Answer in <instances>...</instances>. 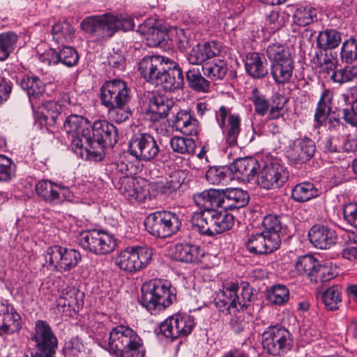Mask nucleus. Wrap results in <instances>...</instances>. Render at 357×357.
Wrapping results in <instances>:
<instances>
[{
    "label": "nucleus",
    "instance_id": "57",
    "mask_svg": "<svg viewBox=\"0 0 357 357\" xmlns=\"http://www.w3.org/2000/svg\"><path fill=\"white\" fill-rule=\"evenodd\" d=\"M59 62L67 66H75L79 60L77 50L73 46H63L59 52Z\"/></svg>",
    "mask_w": 357,
    "mask_h": 357
},
{
    "label": "nucleus",
    "instance_id": "16",
    "mask_svg": "<svg viewBox=\"0 0 357 357\" xmlns=\"http://www.w3.org/2000/svg\"><path fill=\"white\" fill-rule=\"evenodd\" d=\"M81 258L77 250L59 245L48 248L45 255V261L50 268L61 273L69 271L76 266Z\"/></svg>",
    "mask_w": 357,
    "mask_h": 357
},
{
    "label": "nucleus",
    "instance_id": "13",
    "mask_svg": "<svg viewBox=\"0 0 357 357\" xmlns=\"http://www.w3.org/2000/svg\"><path fill=\"white\" fill-rule=\"evenodd\" d=\"M263 348L268 354L280 356L292 348L294 340L291 333L280 325L268 326L262 333Z\"/></svg>",
    "mask_w": 357,
    "mask_h": 357
},
{
    "label": "nucleus",
    "instance_id": "52",
    "mask_svg": "<svg viewBox=\"0 0 357 357\" xmlns=\"http://www.w3.org/2000/svg\"><path fill=\"white\" fill-rule=\"evenodd\" d=\"M331 79L337 83L342 84L357 79V66H347L333 72Z\"/></svg>",
    "mask_w": 357,
    "mask_h": 357
},
{
    "label": "nucleus",
    "instance_id": "3",
    "mask_svg": "<svg viewBox=\"0 0 357 357\" xmlns=\"http://www.w3.org/2000/svg\"><path fill=\"white\" fill-rule=\"evenodd\" d=\"M92 136L84 146V158L100 161L105 155L104 149L113 147L118 142L116 128L105 120L96 121L91 126Z\"/></svg>",
    "mask_w": 357,
    "mask_h": 357
},
{
    "label": "nucleus",
    "instance_id": "53",
    "mask_svg": "<svg viewBox=\"0 0 357 357\" xmlns=\"http://www.w3.org/2000/svg\"><path fill=\"white\" fill-rule=\"evenodd\" d=\"M252 93L250 100L253 103L255 113L259 116H264L271 106L268 100L266 98L265 96L259 93L256 88L252 90Z\"/></svg>",
    "mask_w": 357,
    "mask_h": 357
},
{
    "label": "nucleus",
    "instance_id": "12",
    "mask_svg": "<svg viewBox=\"0 0 357 357\" xmlns=\"http://www.w3.org/2000/svg\"><path fill=\"white\" fill-rule=\"evenodd\" d=\"M31 340L35 343L32 357H54L58 349V339L50 324L43 320L35 322Z\"/></svg>",
    "mask_w": 357,
    "mask_h": 357
},
{
    "label": "nucleus",
    "instance_id": "44",
    "mask_svg": "<svg viewBox=\"0 0 357 357\" xmlns=\"http://www.w3.org/2000/svg\"><path fill=\"white\" fill-rule=\"evenodd\" d=\"M318 191L313 183L303 182L296 185L291 190V197L297 202H305L316 197Z\"/></svg>",
    "mask_w": 357,
    "mask_h": 357
},
{
    "label": "nucleus",
    "instance_id": "50",
    "mask_svg": "<svg viewBox=\"0 0 357 357\" xmlns=\"http://www.w3.org/2000/svg\"><path fill=\"white\" fill-rule=\"evenodd\" d=\"M231 174L229 167H211L206 173L207 181L212 185L225 183L230 178Z\"/></svg>",
    "mask_w": 357,
    "mask_h": 357
},
{
    "label": "nucleus",
    "instance_id": "49",
    "mask_svg": "<svg viewBox=\"0 0 357 357\" xmlns=\"http://www.w3.org/2000/svg\"><path fill=\"white\" fill-rule=\"evenodd\" d=\"M266 298L272 304L282 305L289 299V291L284 284L272 286L266 292Z\"/></svg>",
    "mask_w": 357,
    "mask_h": 357
},
{
    "label": "nucleus",
    "instance_id": "1",
    "mask_svg": "<svg viewBox=\"0 0 357 357\" xmlns=\"http://www.w3.org/2000/svg\"><path fill=\"white\" fill-rule=\"evenodd\" d=\"M138 70L145 81L160 86L166 91L182 89L184 84L181 68L173 60L166 56H144L139 62Z\"/></svg>",
    "mask_w": 357,
    "mask_h": 357
},
{
    "label": "nucleus",
    "instance_id": "45",
    "mask_svg": "<svg viewBox=\"0 0 357 357\" xmlns=\"http://www.w3.org/2000/svg\"><path fill=\"white\" fill-rule=\"evenodd\" d=\"M186 79L189 86L197 92L206 93L210 90V82L201 74L198 68L188 70Z\"/></svg>",
    "mask_w": 357,
    "mask_h": 357
},
{
    "label": "nucleus",
    "instance_id": "31",
    "mask_svg": "<svg viewBox=\"0 0 357 357\" xmlns=\"http://www.w3.org/2000/svg\"><path fill=\"white\" fill-rule=\"evenodd\" d=\"M173 124L177 131L188 136L197 135L200 131L199 121L191 112L187 109L177 112Z\"/></svg>",
    "mask_w": 357,
    "mask_h": 357
},
{
    "label": "nucleus",
    "instance_id": "33",
    "mask_svg": "<svg viewBox=\"0 0 357 357\" xmlns=\"http://www.w3.org/2000/svg\"><path fill=\"white\" fill-rule=\"evenodd\" d=\"M172 255L177 261L195 263L201 260L204 256V252L198 245L189 243H177L174 246Z\"/></svg>",
    "mask_w": 357,
    "mask_h": 357
},
{
    "label": "nucleus",
    "instance_id": "54",
    "mask_svg": "<svg viewBox=\"0 0 357 357\" xmlns=\"http://www.w3.org/2000/svg\"><path fill=\"white\" fill-rule=\"evenodd\" d=\"M109 119L117 123L127 121L131 115L130 107L127 105L108 107Z\"/></svg>",
    "mask_w": 357,
    "mask_h": 357
},
{
    "label": "nucleus",
    "instance_id": "42",
    "mask_svg": "<svg viewBox=\"0 0 357 357\" xmlns=\"http://www.w3.org/2000/svg\"><path fill=\"white\" fill-rule=\"evenodd\" d=\"M245 68L248 73L254 78H262L268 73V69L257 52L250 53L247 56Z\"/></svg>",
    "mask_w": 357,
    "mask_h": 357
},
{
    "label": "nucleus",
    "instance_id": "6",
    "mask_svg": "<svg viewBox=\"0 0 357 357\" xmlns=\"http://www.w3.org/2000/svg\"><path fill=\"white\" fill-rule=\"evenodd\" d=\"M80 26L84 31L104 39L112 36L118 30H132L135 24L130 17H116L107 14L87 17L82 22Z\"/></svg>",
    "mask_w": 357,
    "mask_h": 357
},
{
    "label": "nucleus",
    "instance_id": "9",
    "mask_svg": "<svg viewBox=\"0 0 357 357\" xmlns=\"http://www.w3.org/2000/svg\"><path fill=\"white\" fill-rule=\"evenodd\" d=\"M77 243L84 250L98 256L112 252L117 245L116 239L113 234L97 229L80 232Z\"/></svg>",
    "mask_w": 357,
    "mask_h": 357
},
{
    "label": "nucleus",
    "instance_id": "63",
    "mask_svg": "<svg viewBox=\"0 0 357 357\" xmlns=\"http://www.w3.org/2000/svg\"><path fill=\"white\" fill-rule=\"evenodd\" d=\"M343 217L346 222L357 229V205L349 203L343 208Z\"/></svg>",
    "mask_w": 357,
    "mask_h": 357
},
{
    "label": "nucleus",
    "instance_id": "5",
    "mask_svg": "<svg viewBox=\"0 0 357 357\" xmlns=\"http://www.w3.org/2000/svg\"><path fill=\"white\" fill-rule=\"evenodd\" d=\"M253 296L252 289L248 284L239 286L237 283L225 285L215 300L216 307L225 314L236 315L247 310Z\"/></svg>",
    "mask_w": 357,
    "mask_h": 357
},
{
    "label": "nucleus",
    "instance_id": "35",
    "mask_svg": "<svg viewBox=\"0 0 357 357\" xmlns=\"http://www.w3.org/2000/svg\"><path fill=\"white\" fill-rule=\"evenodd\" d=\"M265 229L264 232L268 234H276L280 238V244L282 239L287 238L291 233L284 222V218L274 214L266 215L262 222Z\"/></svg>",
    "mask_w": 357,
    "mask_h": 357
},
{
    "label": "nucleus",
    "instance_id": "61",
    "mask_svg": "<svg viewBox=\"0 0 357 357\" xmlns=\"http://www.w3.org/2000/svg\"><path fill=\"white\" fill-rule=\"evenodd\" d=\"M284 24L283 17H280L279 12L272 11L267 16L266 20V29L269 33H274L280 29Z\"/></svg>",
    "mask_w": 357,
    "mask_h": 357
},
{
    "label": "nucleus",
    "instance_id": "18",
    "mask_svg": "<svg viewBox=\"0 0 357 357\" xmlns=\"http://www.w3.org/2000/svg\"><path fill=\"white\" fill-rule=\"evenodd\" d=\"M35 190L40 198L51 205H59L64 201H72L74 197L68 187L48 179L38 181Z\"/></svg>",
    "mask_w": 357,
    "mask_h": 357
},
{
    "label": "nucleus",
    "instance_id": "43",
    "mask_svg": "<svg viewBox=\"0 0 357 357\" xmlns=\"http://www.w3.org/2000/svg\"><path fill=\"white\" fill-rule=\"evenodd\" d=\"M321 301L328 310L334 311L339 309L342 302V288L335 284L326 289L321 293Z\"/></svg>",
    "mask_w": 357,
    "mask_h": 357
},
{
    "label": "nucleus",
    "instance_id": "41",
    "mask_svg": "<svg viewBox=\"0 0 357 357\" xmlns=\"http://www.w3.org/2000/svg\"><path fill=\"white\" fill-rule=\"evenodd\" d=\"M241 117L238 114L230 115L224 128L225 143L229 147L237 146V139L241 132Z\"/></svg>",
    "mask_w": 357,
    "mask_h": 357
},
{
    "label": "nucleus",
    "instance_id": "10",
    "mask_svg": "<svg viewBox=\"0 0 357 357\" xmlns=\"http://www.w3.org/2000/svg\"><path fill=\"white\" fill-rule=\"evenodd\" d=\"M152 251L145 247H128L119 252L114 262L121 271L136 273L146 268L152 259Z\"/></svg>",
    "mask_w": 357,
    "mask_h": 357
},
{
    "label": "nucleus",
    "instance_id": "62",
    "mask_svg": "<svg viewBox=\"0 0 357 357\" xmlns=\"http://www.w3.org/2000/svg\"><path fill=\"white\" fill-rule=\"evenodd\" d=\"M84 346L82 341L78 337H73L66 342L63 351L66 355L77 356L84 351Z\"/></svg>",
    "mask_w": 357,
    "mask_h": 357
},
{
    "label": "nucleus",
    "instance_id": "59",
    "mask_svg": "<svg viewBox=\"0 0 357 357\" xmlns=\"http://www.w3.org/2000/svg\"><path fill=\"white\" fill-rule=\"evenodd\" d=\"M335 273L333 271L331 266H328L326 263L320 264L316 268V271L312 278L310 280H314L315 282H324L335 278Z\"/></svg>",
    "mask_w": 357,
    "mask_h": 357
},
{
    "label": "nucleus",
    "instance_id": "25",
    "mask_svg": "<svg viewBox=\"0 0 357 357\" xmlns=\"http://www.w3.org/2000/svg\"><path fill=\"white\" fill-rule=\"evenodd\" d=\"M21 327V317L13 306L0 303V335L18 332Z\"/></svg>",
    "mask_w": 357,
    "mask_h": 357
},
{
    "label": "nucleus",
    "instance_id": "11",
    "mask_svg": "<svg viewBox=\"0 0 357 357\" xmlns=\"http://www.w3.org/2000/svg\"><path fill=\"white\" fill-rule=\"evenodd\" d=\"M267 55L273 60L271 74L278 84L288 82L294 68V61L289 46H268Z\"/></svg>",
    "mask_w": 357,
    "mask_h": 357
},
{
    "label": "nucleus",
    "instance_id": "17",
    "mask_svg": "<svg viewBox=\"0 0 357 357\" xmlns=\"http://www.w3.org/2000/svg\"><path fill=\"white\" fill-rule=\"evenodd\" d=\"M195 322L192 316L188 314H178L166 319L160 324V333L172 341L186 337L195 328Z\"/></svg>",
    "mask_w": 357,
    "mask_h": 357
},
{
    "label": "nucleus",
    "instance_id": "46",
    "mask_svg": "<svg viewBox=\"0 0 357 357\" xmlns=\"http://www.w3.org/2000/svg\"><path fill=\"white\" fill-rule=\"evenodd\" d=\"M218 52L219 50H212L211 46H193L188 54V60L191 64L199 65L215 56Z\"/></svg>",
    "mask_w": 357,
    "mask_h": 357
},
{
    "label": "nucleus",
    "instance_id": "22",
    "mask_svg": "<svg viewBox=\"0 0 357 357\" xmlns=\"http://www.w3.org/2000/svg\"><path fill=\"white\" fill-rule=\"evenodd\" d=\"M248 252L254 255L271 253L278 249L280 238L276 234H268L263 231L251 234L245 243Z\"/></svg>",
    "mask_w": 357,
    "mask_h": 357
},
{
    "label": "nucleus",
    "instance_id": "36",
    "mask_svg": "<svg viewBox=\"0 0 357 357\" xmlns=\"http://www.w3.org/2000/svg\"><path fill=\"white\" fill-rule=\"evenodd\" d=\"M319 146L324 152L328 153L354 151L352 142L344 135H332L325 137L321 140Z\"/></svg>",
    "mask_w": 357,
    "mask_h": 357
},
{
    "label": "nucleus",
    "instance_id": "34",
    "mask_svg": "<svg viewBox=\"0 0 357 357\" xmlns=\"http://www.w3.org/2000/svg\"><path fill=\"white\" fill-rule=\"evenodd\" d=\"M221 192L220 190L209 189L194 195L193 199L196 205L202 208L197 213H202L206 211L221 208Z\"/></svg>",
    "mask_w": 357,
    "mask_h": 357
},
{
    "label": "nucleus",
    "instance_id": "29",
    "mask_svg": "<svg viewBox=\"0 0 357 357\" xmlns=\"http://www.w3.org/2000/svg\"><path fill=\"white\" fill-rule=\"evenodd\" d=\"M220 192L221 209L225 211L242 208L249 202L248 192L240 188H227Z\"/></svg>",
    "mask_w": 357,
    "mask_h": 357
},
{
    "label": "nucleus",
    "instance_id": "4",
    "mask_svg": "<svg viewBox=\"0 0 357 357\" xmlns=\"http://www.w3.org/2000/svg\"><path fill=\"white\" fill-rule=\"evenodd\" d=\"M141 291V303L152 314L164 310L176 299L175 288L160 280L143 284Z\"/></svg>",
    "mask_w": 357,
    "mask_h": 357
},
{
    "label": "nucleus",
    "instance_id": "26",
    "mask_svg": "<svg viewBox=\"0 0 357 357\" xmlns=\"http://www.w3.org/2000/svg\"><path fill=\"white\" fill-rule=\"evenodd\" d=\"M259 167L258 161L252 157L237 158L229 167L234 177L243 181H250L255 178Z\"/></svg>",
    "mask_w": 357,
    "mask_h": 357
},
{
    "label": "nucleus",
    "instance_id": "8",
    "mask_svg": "<svg viewBox=\"0 0 357 357\" xmlns=\"http://www.w3.org/2000/svg\"><path fill=\"white\" fill-rule=\"evenodd\" d=\"M146 231L153 236L165 238L178 231L181 220L178 214L170 211H158L150 213L144 220Z\"/></svg>",
    "mask_w": 357,
    "mask_h": 357
},
{
    "label": "nucleus",
    "instance_id": "2",
    "mask_svg": "<svg viewBox=\"0 0 357 357\" xmlns=\"http://www.w3.org/2000/svg\"><path fill=\"white\" fill-rule=\"evenodd\" d=\"M108 351L116 357H144L146 353L143 340L138 333L123 324L110 331Z\"/></svg>",
    "mask_w": 357,
    "mask_h": 357
},
{
    "label": "nucleus",
    "instance_id": "7",
    "mask_svg": "<svg viewBox=\"0 0 357 357\" xmlns=\"http://www.w3.org/2000/svg\"><path fill=\"white\" fill-rule=\"evenodd\" d=\"M220 209L195 213L192 218L193 227L200 234L210 236L229 230L234 225V217L227 211Z\"/></svg>",
    "mask_w": 357,
    "mask_h": 357
},
{
    "label": "nucleus",
    "instance_id": "30",
    "mask_svg": "<svg viewBox=\"0 0 357 357\" xmlns=\"http://www.w3.org/2000/svg\"><path fill=\"white\" fill-rule=\"evenodd\" d=\"M35 107L38 111L35 114L36 120L41 126H53L56 123L58 116L61 114V106L56 101L50 100L41 104L38 103Z\"/></svg>",
    "mask_w": 357,
    "mask_h": 357
},
{
    "label": "nucleus",
    "instance_id": "51",
    "mask_svg": "<svg viewBox=\"0 0 357 357\" xmlns=\"http://www.w3.org/2000/svg\"><path fill=\"white\" fill-rule=\"evenodd\" d=\"M330 46H317L315 50V54L317 59V63L322 67L323 71L330 74L335 70L337 68V61L334 58L328 56V50Z\"/></svg>",
    "mask_w": 357,
    "mask_h": 357
},
{
    "label": "nucleus",
    "instance_id": "19",
    "mask_svg": "<svg viewBox=\"0 0 357 357\" xmlns=\"http://www.w3.org/2000/svg\"><path fill=\"white\" fill-rule=\"evenodd\" d=\"M130 99L127 84L118 79L106 82L101 87L100 100L106 107L127 105Z\"/></svg>",
    "mask_w": 357,
    "mask_h": 357
},
{
    "label": "nucleus",
    "instance_id": "60",
    "mask_svg": "<svg viewBox=\"0 0 357 357\" xmlns=\"http://www.w3.org/2000/svg\"><path fill=\"white\" fill-rule=\"evenodd\" d=\"M293 17L294 22L299 26H306L313 20L311 9L303 6L297 8Z\"/></svg>",
    "mask_w": 357,
    "mask_h": 357
},
{
    "label": "nucleus",
    "instance_id": "23",
    "mask_svg": "<svg viewBox=\"0 0 357 357\" xmlns=\"http://www.w3.org/2000/svg\"><path fill=\"white\" fill-rule=\"evenodd\" d=\"M84 294L74 287L63 289L56 299L58 310L64 315L71 317L79 312L84 305Z\"/></svg>",
    "mask_w": 357,
    "mask_h": 357
},
{
    "label": "nucleus",
    "instance_id": "47",
    "mask_svg": "<svg viewBox=\"0 0 357 357\" xmlns=\"http://www.w3.org/2000/svg\"><path fill=\"white\" fill-rule=\"evenodd\" d=\"M319 267V261L311 255L298 257L295 262V268L301 275L312 278L316 268Z\"/></svg>",
    "mask_w": 357,
    "mask_h": 357
},
{
    "label": "nucleus",
    "instance_id": "14",
    "mask_svg": "<svg viewBox=\"0 0 357 357\" xmlns=\"http://www.w3.org/2000/svg\"><path fill=\"white\" fill-rule=\"evenodd\" d=\"M63 129L71 137L73 150L84 157V146L90 138V122L84 117L79 115L68 116L63 123Z\"/></svg>",
    "mask_w": 357,
    "mask_h": 357
},
{
    "label": "nucleus",
    "instance_id": "28",
    "mask_svg": "<svg viewBox=\"0 0 357 357\" xmlns=\"http://www.w3.org/2000/svg\"><path fill=\"white\" fill-rule=\"evenodd\" d=\"M137 31L146 37L147 40H152L154 45H162L169 38L167 28L155 19L149 18L138 26Z\"/></svg>",
    "mask_w": 357,
    "mask_h": 357
},
{
    "label": "nucleus",
    "instance_id": "40",
    "mask_svg": "<svg viewBox=\"0 0 357 357\" xmlns=\"http://www.w3.org/2000/svg\"><path fill=\"white\" fill-rule=\"evenodd\" d=\"M202 71L206 77L213 82L221 81L227 72V66L225 61L216 59L207 62L202 66Z\"/></svg>",
    "mask_w": 357,
    "mask_h": 357
},
{
    "label": "nucleus",
    "instance_id": "39",
    "mask_svg": "<svg viewBox=\"0 0 357 357\" xmlns=\"http://www.w3.org/2000/svg\"><path fill=\"white\" fill-rule=\"evenodd\" d=\"M75 30L66 20H59L52 29L53 40L56 43H68L73 42Z\"/></svg>",
    "mask_w": 357,
    "mask_h": 357
},
{
    "label": "nucleus",
    "instance_id": "24",
    "mask_svg": "<svg viewBox=\"0 0 357 357\" xmlns=\"http://www.w3.org/2000/svg\"><path fill=\"white\" fill-rule=\"evenodd\" d=\"M308 238L312 245L319 249L326 250L338 242L337 234L328 226L317 224L308 231Z\"/></svg>",
    "mask_w": 357,
    "mask_h": 357
},
{
    "label": "nucleus",
    "instance_id": "32",
    "mask_svg": "<svg viewBox=\"0 0 357 357\" xmlns=\"http://www.w3.org/2000/svg\"><path fill=\"white\" fill-rule=\"evenodd\" d=\"M174 101L163 95H153L149 100V111L153 121L166 118L170 110L176 107Z\"/></svg>",
    "mask_w": 357,
    "mask_h": 357
},
{
    "label": "nucleus",
    "instance_id": "38",
    "mask_svg": "<svg viewBox=\"0 0 357 357\" xmlns=\"http://www.w3.org/2000/svg\"><path fill=\"white\" fill-rule=\"evenodd\" d=\"M333 98V93L330 89H325L321 93L314 114V119L319 124H323L330 115Z\"/></svg>",
    "mask_w": 357,
    "mask_h": 357
},
{
    "label": "nucleus",
    "instance_id": "15",
    "mask_svg": "<svg viewBox=\"0 0 357 357\" xmlns=\"http://www.w3.org/2000/svg\"><path fill=\"white\" fill-rule=\"evenodd\" d=\"M128 151L139 160L151 162L159 155L160 148L153 135L146 132H138L131 137Z\"/></svg>",
    "mask_w": 357,
    "mask_h": 357
},
{
    "label": "nucleus",
    "instance_id": "48",
    "mask_svg": "<svg viewBox=\"0 0 357 357\" xmlns=\"http://www.w3.org/2000/svg\"><path fill=\"white\" fill-rule=\"evenodd\" d=\"M169 144L174 153L188 155L193 154L196 147L195 142L192 138L183 137H173Z\"/></svg>",
    "mask_w": 357,
    "mask_h": 357
},
{
    "label": "nucleus",
    "instance_id": "55",
    "mask_svg": "<svg viewBox=\"0 0 357 357\" xmlns=\"http://www.w3.org/2000/svg\"><path fill=\"white\" fill-rule=\"evenodd\" d=\"M15 165L12 160L0 155V181L8 182L14 176Z\"/></svg>",
    "mask_w": 357,
    "mask_h": 357
},
{
    "label": "nucleus",
    "instance_id": "56",
    "mask_svg": "<svg viewBox=\"0 0 357 357\" xmlns=\"http://www.w3.org/2000/svg\"><path fill=\"white\" fill-rule=\"evenodd\" d=\"M314 39H317V45H339L341 34L335 29H327L320 32Z\"/></svg>",
    "mask_w": 357,
    "mask_h": 357
},
{
    "label": "nucleus",
    "instance_id": "58",
    "mask_svg": "<svg viewBox=\"0 0 357 357\" xmlns=\"http://www.w3.org/2000/svg\"><path fill=\"white\" fill-rule=\"evenodd\" d=\"M281 99L283 98L276 97L273 102V105H271L268 109L266 119L268 120H278L281 119L282 123H284V102H281Z\"/></svg>",
    "mask_w": 357,
    "mask_h": 357
},
{
    "label": "nucleus",
    "instance_id": "20",
    "mask_svg": "<svg viewBox=\"0 0 357 357\" xmlns=\"http://www.w3.org/2000/svg\"><path fill=\"white\" fill-rule=\"evenodd\" d=\"M289 178L286 168L278 162L264 165L257 177L258 184L264 189H275L282 186Z\"/></svg>",
    "mask_w": 357,
    "mask_h": 357
},
{
    "label": "nucleus",
    "instance_id": "37",
    "mask_svg": "<svg viewBox=\"0 0 357 357\" xmlns=\"http://www.w3.org/2000/svg\"><path fill=\"white\" fill-rule=\"evenodd\" d=\"M45 86L43 82L37 77H27L21 82V87L26 92L33 108L43 98Z\"/></svg>",
    "mask_w": 357,
    "mask_h": 357
},
{
    "label": "nucleus",
    "instance_id": "64",
    "mask_svg": "<svg viewBox=\"0 0 357 357\" xmlns=\"http://www.w3.org/2000/svg\"><path fill=\"white\" fill-rule=\"evenodd\" d=\"M39 53V59L41 62L48 65L57 64L59 62V52L52 47H48L44 52Z\"/></svg>",
    "mask_w": 357,
    "mask_h": 357
},
{
    "label": "nucleus",
    "instance_id": "27",
    "mask_svg": "<svg viewBox=\"0 0 357 357\" xmlns=\"http://www.w3.org/2000/svg\"><path fill=\"white\" fill-rule=\"evenodd\" d=\"M185 174L181 170L172 172L167 177L153 183V189L165 197H173L185 180Z\"/></svg>",
    "mask_w": 357,
    "mask_h": 357
},
{
    "label": "nucleus",
    "instance_id": "21",
    "mask_svg": "<svg viewBox=\"0 0 357 357\" xmlns=\"http://www.w3.org/2000/svg\"><path fill=\"white\" fill-rule=\"evenodd\" d=\"M315 149V143L312 139L306 137H300L289 144L286 155L291 164L302 165L313 157Z\"/></svg>",
    "mask_w": 357,
    "mask_h": 357
}]
</instances>
